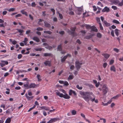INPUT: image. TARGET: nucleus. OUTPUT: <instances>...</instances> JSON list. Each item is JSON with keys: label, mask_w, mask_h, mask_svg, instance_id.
Returning <instances> with one entry per match:
<instances>
[{"label": "nucleus", "mask_w": 123, "mask_h": 123, "mask_svg": "<svg viewBox=\"0 0 123 123\" xmlns=\"http://www.w3.org/2000/svg\"><path fill=\"white\" fill-rule=\"evenodd\" d=\"M110 1L112 2L113 4L115 5L117 4L119 2L118 0H110Z\"/></svg>", "instance_id": "obj_16"}, {"label": "nucleus", "mask_w": 123, "mask_h": 123, "mask_svg": "<svg viewBox=\"0 0 123 123\" xmlns=\"http://www.w3.org/2000/svg\"><path fill=\"white\" fill-rule=\"evenodd\" d=\"M76 88L79 90H81L83 88V87L81 86H80L79 85L76 86Z\"/></svg>", "instance_id": "obj_42"}, {"label": "nucleus", "mask_w": 123, "mask_h": 123, "mask_svg": "<svg viewBox=\"0 0 123 123\" xmlns=\"http://www.w3.org/2000/svg\"><path fill=\"white\" fill-rule=\"evenodd\" d=\"M15 89L16 90H20L21 89V87L20 86H16L15 87Z\"/></svg>", "instance_id": "obj_64"}, {"label": "nucleus", "mask_w": 123, "mask_h": 123, "mask_svg": "<svg viewBox=\"0 0 123 123\" xmlns=\"http://www.w3.org/2000/svg\"><path fill=\"white\" fill-rule=\"evenodd\" d=\"M110 11L109 8H104L102 10L103 12H108Z\"/></svg>", "instance_id": "obj_21"}, {"label": "nucleus", "mask_w": 123, "mask_h": 123, "mask_svg": "<svg viewBox=\"0 0 123 123\" xmlns=\"http://www.w3.org/2000/svg\"><path fill=\"white\" fill-rule=\"evenodd\" d=\"M52 55L51 53H45L44 54V56H52Z\"/></svg>", "instance_id": "obj_20"}, {"label": "nucleus", "mask_w": 123, "mask_h": 123, "mask_svg": "<svg viewBox=\"0 0 123 123\" xmlns=\"http://www.w3.org/2000/svg\"><path fill=\"white\" fill-rule=\"evenodd\" d=\"M59 33L61 35H63L65 33L64 31H62L59 32Z\"/></svg>", "instance_id": "obj_49"}, {"label": "nucleus", "mask_w": 123, "mask_h": 123, "mask_svg": "<svg viewBox=\"0 0 123 123\" xmlns=\"http://www.w3.org/2000/svg\"><path fill=\"white\" fill-rule=\"evenodd\" d=\"M45 47L47 49H49V50H50L52 48V47L51 46H47L46 47Z\"/></svg>", "instance_id": "obj_48"}, {"label": "nucleus", "mask_w": 123, "mask_h": 123, "mask_svg": "<svg viewBox=\"0 0 123 123\" xmlns=\"http://www.w3.org/2000/svg\"><path fill=\"white\" fill-rule=\"evenodd\" d=\"M40 108L41 109H44L46 111H49L50 109V108L49 107H47L45 106L40 107Z\"/></svg>", "instance_id": "obj_8"}, {"label": "nucleus", "mask_w": 123, "mask_h": 123, "mask_svg": "<svg viewBox=\"0 0 123 123\" xmlns=\"http://www.w3.org/2000/svg\"><path fill=\"white\" fill-rule=\"evenodd\" d=\"M77 112L75 110H73L71 111L72 115H75L76 114Z\"/></svg>", "instance_id": "obj_32"}, {"label": "nucleus", "mask_w": 123, "mask_h": 123, "mask_svg": "<svg viewBox=\"0 0 123 123\" xmlns=\"http://www.w3.org/2000/svg\"><path fill=\"white\" fill-rule=\"evenodd\" d=\"M57 50L58 51H62V47L61 44H60L59 45L57 48Z\"/></svg>", "instance_id": "obj_17"}, {"label": "nucleus", "mask_w": 123, "mask_h": 123, "mask_svg": "<svg viewBox=\"0 0 123 123\" xmlns=\"http://www.w3.org/2000/svg\"><path fill=\"white\" fill-rule=\"evenodd\" d=\"M28 39L27 38H25L24 39V40L22 41L25 43V45H26L27 44V42L28 41Z\"/></svg>", "instance_id": "obj_30"}, {"label": "nucleus", "mask_w": 123, "mask_h": 123, "mask_svg": "<svg viewBox=\"0 0 123 123\" xmlns=\"http://www.w3.org/2000/svg\"><path fill=\"white\" fill-rule=\"evenodd\" d=\"M93 36V34H91L89 36H86L85 37V39H89L92 38Z\"/></svg>", "instance_id": "obj_18"}, {"label": "nucleus", "mask_w": 123, "mask_h": 123, "mask_svg": "<svg viewBox=\"0 0 123 123\" xmlns=\"http://www.w3.org/2000/svg\"><path fill=\"white\" fill-rule=\"evenodd\" d=\"M121 96V94H119L117 95L116 96L113 97L112 98V99H116L118 98Z\"/></svg>", "instance_id": "obj_28"}, {"label": "nucleus", "mask_w": 123, "mask_h": 123, "mask_svg": "<svg viewBox=\"0 0 123 123\" xmlns=\"http://www.w3.org/2000/svg\"><path fill=\"white\" fill-rule=\"evenodd\" d=\"M102 55L104 56L106 59H108L110 56V55L107 53H104L102 54Z\"/></svg>", "instance_id": "obj_15"}, {"label": "nucleus", "mask_w": 123, "mask_h": 123, "mask_svg": "<svg viewBox=\"0 0 123 123\" xmlns=\"http://www.w3.org/2000/svg\"><path fill=\"white\" fill-rule=\"evenodd\" d=\"M36 30L38 31H42L43 30V28L41 27H39L37 28Z\"/></svg>", "instance_id": "obj_44"}, {"label": "nucleus", "mask_w": 123, "mask_h": 123, "mask_svg": "<svg viewBox=\"0 0 123 123\" xmlns=\"http://www.w3.org/2000/svg\"><path fill=\"white\" fill-rule=\"evenodd\" d=\"M51 119L53 123L60 120V119L57 117L52 118Z\"/></svg>", "instance_id": "obj_13"}, {"label": "nucleus", "mask_w": 123, "mask_h": 123, "mask_svg": "<svg viewBox=\"0 0 123 123\" xmlns=\"http://www.w3.org/2000/svg\"><path fill=\"white\" fill-rule=\"evenodd\" d=\"M102 36L101 34L100 33H98L97 34V37L99 38H101Z\"/></svg>", "instance_id": "obj_40"}, {"label": "nucleus", "mask_w": 123, "mask_h": 123, "mask_svg": "<svg viewBox=\"0 0 123 123\" xmlns=\"http://www.w3.org/2000/svg\"><path fill=\"white\" fill-rule=\"evenodd\" d=\"M44 26L45 27L48 28H50L51 27V25L49 23L46 21L44 22Z\"/></svg>", "instance_id": "obj_11"}, {"label": "nucleus", "mask_w": 123, "mask_h": 123, "mask_svg": "<svg viewBox=\"0 0 123 123\" xmlns=\"http://www.w3.org/2000/svg\"><path fill=\"white\" fill-rule=\"evenodd\" d=\"M85 26L86 28L87 29H91V26L90 25H85Z\"/></svg>", "instance_id": "obj_29"}, {"label": "nucleus", "mask_w": 123, "mask_h": 123, "mask_svg": "<svg viewBox=\"0 0 123 123\" xmlns=\"http://www.w3.org/2000/svg\"><path fill=\"white\" fill-rule=\"evenodd\" d=\"M96 20L99 23H100V18H99L97 17L96 18Z\"/></svg>", "instance_id": "obj_56"}, {"label": "nucleus", "mask_w": 123, "mask_h": 123, "mask_svg": "<svg viewBox=\"0 0 123 123\" xmlns=\"http://www.w3.org/2000/svg\"><path fill=\"white\" fill-rule=\"evenodd\" d=\"M1 62L3 63H4L5 65H7L8 63V62L7 61H5L4 60L1 61Z\"/></svg>", "instance_id": "obj_38"}, {"label": "nucleus", "mask_w": 123, "mask_h": 123, "mask_svg": "<svg viewBox=\"0 0 123 123\" xmlns=\"http://www.w3.org/2000/svg\"><path fill=\"white\" fill-rule=\"evenodd\" d=\"M37 77L38 79V81H40L41 80V79L40 78V75L38 74L37 75Z\"/></svg>", "instance_id": "obj_36"}, {"label": "nucleus", "mask_w": 123, "mask_h": 123, "mask_svg": "<svg viewBox=\"0 0 123 123\" xmlns=\"http://www.w3.org/2000/svg\"><path fill=\"white\" fill-rule=\"evenodd\" d=\"M110 70L114 72L116 71V69L114 66H112L111 67Z\"/></svg>", "instance_id": "obj_19"}, {"label": "nucleus", "mask_w": 123, "mask_h": 123, "mask_svg": "<svg viewBox=\"0 0 123 123\" xmlns=\"http://www.w3.org/2000/svg\"><path fill=\"white\" fill-rule=\"evenodd\" d=\"M63 84L64 86H68L69 85L67 81H65V82H64Z\"/></svg>", "instance_id": "obj_43"}, {"label": "nucleus", "mask_w": 123, "mask_h": 123, "mask_svg": "<svg viewBox=\"0 0 123 123\" xmlns=\"http://www.w3.org/2000/svg\"><path fill=\"white\" fill-rule=\"evenodd\" d=\"M61 91L65 94H63L62 93H60L58 90H56L55 91V92L56 95L59 96L60 97L63 98L65 99H69L70 98V97L66 93V91L62 89Z\"/></svg>", "instance_id": "obj_2"}, {"label": "nucleus", "mask_w": 123, "mask_h": 123, "mask_svg": "<svg viewBox=\"0 0 123 123\" xmlns=\"http://www.w3.org/2000/svg\"><path fill=\"white\" fill-rule=\"evenodd\" d=\"M91 31H93L95 32H97L98 31L97 29L94 26H91Z\"/></svg>", "instance_id": "obj_9"}, {"label": "nucleus", "mask_w": 123, "mask_h": 123, "mask_svg": "<svg viewBox=\"0 0 123 123\" xmlns=\"http://www.w3.org/2000/svg\"><path fill=\"white\" fill-rule=\"evenodd\" d=\"M107 63H106L105 62L104 63L103 65V66L104 68H105L107 66Z\"/></svg>", "instance_id": "obj_52"}, {"label": "nucleus", "mask_w": 123, "mask_h": 123, "mask_svg": "<svg viewBox=\"0 0 123 123\" xmlns=\"http://www.w3.org/2000/svg\"><path fill=\"white\" fill-rule=\"evenodd\" d=\"M51 10L53 12V15H54L55 14V10L53 8H51Z\"/></svg>", "instance_id": "obj_59"}, {"label": "nucleus", "mask_w": 123, "mask_h": 123, "mask_svg": "<svg viewBox=\"0 0 123 123\" xmlns=\"http://www.w3.org/2000/svg\"><path fill=\"white\" fill-rule=\"evenodd\" d=\"M74 76L73 75H70L69 76V77L68 78V80H70L73 79L74 78Z\"/></svg>", "instance_id": "obj_25"}, {"label": "nucleus", "mask_w": 123, "mask_h": 123, "mask_svg": "<svg viewBox=\"0 0 123 123\" xmlns=\"http://www.w3.org/2000/svg\"><path fill=\"white\" fill-rule=\"evenodd\" d=\"M114 62V60H111L110 62V64L111 65Z\"/></svg>", "instance_id": "obj_63"}, {"label": "nucleus", "mask_w": 123, "mask_h": 123, "mask_svg": "<svg viewBox=\"0 0 123 123\" xmlns=\"http://www.w3.org/2000/svg\"><path fill=\"white\" fill-rule=\"evenodd\" d=\"M67 58V57L66 56H64L61 59V62L63 63L65 62Z\"/></svg>", "instance_id": "obj_22"}, {"label": "nucleus", "mask_w": 123, "mask_h": 123, "mask_svg": "<svg viewBox=\"0 0 123 123\" xmlns=\"http://www.w3.org/2000/svg\"><path fill=\"white\" fill-rule=\"evenodd\" d=\"M21 12L22 13V14L25 15L26 16H28L27 12H25L24 10L21 11Z\"/></svg>", "instance_id": "obj_24"}, {"label": "nucleus", "mask_w": 123, "mask_h": 123, "mask_svg": "<svg viewBox=\"0 0 123 123\" xmlns=\"http://www.w3.org/2000/svg\"><path fill=\"white\" fill-rule=\"evenodd\" d=\"M10 112V110L9 109H8L6 111V113L7 114H9Z\"/></svg>", "instance_id": "obj_62"}, {"label": "nucleus", "mask_w": 123, "mask_h": 123, "mask_svg": "<svg viewBox=\"0 0 123 123\" xmlns=\"http://www.w3.org/2000/svg\"><path fill=\"white\" fill-rule=\"evenodd\" d=\"M59 18L61 19H62L63 18V16L62 14L59 13Z\"/></svg>", "instance_id": "obj_55"}, {"label": "nucleus", "mask_w": 123, "mask_h": 123, "mask_svg": "<svg viewBox=\"0 0 123 123\" xmlns=\"http://www.w3.org/2000/svg\"><path fill=\"white\" fill-rule=\"evenodd\" d=\"M24 87H26V89H30V88H29V86L28 84V83L24 84Z\"/></svg>", "instance_id": "obj_31"}, {"label": "nucleus", "mask_w": 123, "mask_h": 123, "mask_svg": "<svg viewBox=\"0 0 123 123\" xmlns=\"http://www.w3.org/2000/svg\"><path fill=\"white\" fill-rule=\"evenodd\" d=\"M76 27L75 26L74 27H72L70 28V29L71 31H72L74 32L76 29Z\"/></svg>", "instance_id": "obj_35"}, {"label": "nucleus", "mask_w": 123, "mask_h": 123, "mask_svg": "<svg viewBox=\"0 0 123 123\" xmlns=\"http://www.w3.org/2000/svg\"><path fill=\"white\" fill-rule=\"evenodd\" d=\"M76 42L79 44H80L81 43V42H80V40L79 39H78L77 40Z\"/></svg>", "instance_id": "obj_61"}, {"label": "nucleus", "mask_w": 123, "mask_h": 123, "mask_svg": "<svg viewBox=\"0 0 123 123\" xmlns=\"http://www.w3.org/2000/svg\"><path fill=\"white\" fill-rule=\"evenodd\" d=\"M25 95L26 98L29 100H30L33 99L34 97V96H32L31 97H29L28 96L27 93H26Z\"/></svg>", "instance_id": "obj_12"}, {"label": "nucleus", "mask_w": 123, "mask_h": 123, "mask_svg": "<svg viewBox=\"0 0 123 123\" xmlns=\"http://www.w3.org/2000/svg\"><path fill=\"white\" fill-rule=\"evenodd\" d=\"M16 30L18 31V32L20 33L19 35L21 36H23V33L24 32V31L23 30L17 29Z\"/></svg>", "instance_id": "obj_10"}, {"label": "nucleus", "mask_w": 123, "mask_h": 123, "mask_svg": "<svg viewBox=\"0 0 123 123\" xmlns=\"http://www.w3.org/2000/svg\"><path fill=\"white\" fill-rule=\"evenodd\" d=\"M72 93H73L74 95H76V94L74 91L72 89L70 90L69 92V95H71Z\"/></svg>", "instance_id": "obj_7"}, {"label": "nucleus", "mask_w": 123, "mask_h": 123, "mask_svg": "<svg viewBox=\"0 0 123 123\" xmlns=\"http://www.w3.org/2000/svg\"><path fill=\"white\" fill-rule=\"evenodd\" d=\"M80 115L81 116L83 117L84 119H86L85 116L84 114L81 113V114Z\"/></svg>", "instance_id": "obj_57"}, {"label": "nucleus", "mask_w": 123, "mask_h": 123, "mask_svg": "<svg viewBox=\"0 0 123 123\" xmlns=\"http://www.w3.org/2000/svg\"><path fill=\"white\" fill-rule=\"evenodd\" d=\"M100 84V83L98 82L95 84V86L96 87H98Z\"/></svg>", "instance_id": "obj_51"}, {"label": "nucleus", "mask_w": 123, "mask_h": 123, "mask_svg": "<svg viewBox=\"0 0 123 123\" xmlns=\"http://www.w3.org/2000/svg\"><path fill=\"white\" fill-rule=\"evenodd\" d=\"M113 50L117 53H118L119 51V50L116 48H114L113 49Z\"/></svg>", "instance_id": "obj_45"}, {"label": "nucleus", "mask_w": 123, "mask_h": 123, "mask_svg": "<svg viewBox=\"0 0 123 123\" xmlns=\"http://www.w3.org/2000/svg\"><path fill=\"white\" fill-rule=\"evenodd\" d=\"M123 0L122 1V2H121L119 3V2L118 3V5L119 6H121L123 5V2H122Z\"/></svg>", "instance_id": "obj_54"}, {"label": "nucleus", "mask_w": 123, "mask_h": 123, "mask_svg": "<svg viewBox=\"0 0 123 123\" xmlns=\"http://www.w3.org/2000/svg\"><path fill=\"white\" fill-rule=\"evenodd\" d=\"M38 84H36L34 83H31L29 85L30 88H36L39 87Z\"/></svg>", "instance_id": "obj_5"}, {"label": "nucleus", "mask_w": 123, "mask_h": 123, "mask_svg": "<svg viewBox=\"0 0 123 123\" xmlns=\"http://www.w3.org/2000/svg\"><path fill=\"white\" fill-rule=\"evenodd\" d=\"M74 68V65H71L70 67V69L72 70H73Z\"/></svg>", "instance_id": "obj_50"}, {"label": "nucleus", "mask_w": 123, "mask_h": 123, "mask_svg": "<svg viewBox=\"0 0 123 123\" xmlns=\"http://www.w3.org/2000/svg\"><path fill=\"white\" fill-rule=\"evenodd\" d=\"M44 33H47L49 34H51L52 33V32L49 31H44Z\"/></svg>", "instance_id": "obj_37"}, {"label": "nucleus", "mask_w": 123, "mask_h": 123, "mask_svg": "<svg viewBox=\"0 0 123 123\" xmlns=\"http://www.w3.org/2000/svg\"><path fill=\"white\" fill-rule=\"evenodd\" d=\"M103 22L106 26H109L110 25V23H108L105 20Z\"/></svg>", "instance_id": "obj_27"}, {"label": "nucleus", "mask_w": 123, "mask_h": 123, "mask_svg": "<svg viewBox=\"0 0 123 123\" xmlns=\"http://www.w3.org/2000/svg\"><path fill=\"white\" fill-rule=\"evenodd\" d=\"M35 50L37 51H42V48H35Z\"/></svg>", "instance_id": "obj_41"}, {"label": "nucleus", "mask_w": 123, "mask_h": 123, "mask_svg": "<svg viewBox=\"0 0 123 123\" xmlns=\"http://www.w3.org/2000/svg\"><path fill=\"white\" fill-rule=\"evenodd\" d=\"M43 20L41 19H39V21L38 23V24L39 25H41L42 24H43L42 23V21H43Z\"/></svg>", "instance_id": "obj_39"}, {"label": "nucleus", "mask_w": 123, "mask_h": 123, "mask_svg": "<svg viewBox=\"0 0 123 123\" xmlns=\"http://www.w3.org/2000/svg\"><path fill=\"white\" fill-rule=\"evenodd\" d=\"M80 94L82 96V98L87 102L91 100L92 102L94 101L96 103L98 102V99L95 100V96L92 92H80Z\"/></svg>", "instance_id": "obj_1"}, {"label": "nucleus", "mask_w": 123, "mask_h": 123, "mask_svg": "<svg viewBox=\"0 0 123 123\" xmlns=\"http://www.w3.org/2000/svg\"><path fill=\"white\" fill-rule=\"evenodd\" d=\"M112 22L117 24H119L120 23L119 22L116 20L114 19L113 20Z\"/></svg>", "instance_id": "obj_33"}, {"label": "nucleus", "mask_w": 123, "mask_h": 123, "mask_svg": "<svg viewBox=\"0 0 123 123\" xmlns=\"http://www.w3.org/2000/svg\"><path fill=\"white\" fill-rule=\"evenodd\" d=\"M44 64L46 66H48L49 67H50L51 65V62L49 60L46 61L44 62Z\"/></svg>", "instance_id": "obj_6"}, {"label": "nucleus", "mask_w": 123, "mask_h": 123, "mask_svg": "<svg viewBox=\"0 0 123 123\" xmlns=\"http://www.w3.org/2000/svg\"><path fill=\"white\" fill-rule=\"evenodd\" d=\"M82 64L81 62H80L78 61H77L75 62V65L76 69L77 70L79 71L80 70L81 68L80 65H82Z\"/></svg>", "instance_id": "obj_3"}, {"label": "nucleus", "mask_w": 123, "mask_h": 123, "mask_svg": "<svg viewBox=\"0 0 123 123\" xmlns=\"http://www.w3.org/2000/svg\"><path fill=\"white\" fill-rule=\"evenodd\" d=\"M102 90L104 95H105L107 92L108 89L105 85H104L102 87Z\"/></svg>", "instance_id": "obj_4"}, {"label": "nucleus", "mask_w": 123, "mask_h": 123, "mask_svg": "<svg viewBox=\"0 0 123 123\" xmlns=\"http://www.w3.org/2000/svg\"><path fill=\"white\" fill-rule=\"evenodd\" d=\"M11 121V119L10 118H8L7 119L5 122L6 123H10Z\"/></svg>", "instance_id": "obj_34"}, {"label": "nucleus", "mask_w": 123, "mask_h": 123, "mask_svg": "<svg viewBox=\"0 0 123 123\" xmlns=\"http://www.w3.org/2000/svg\"><path fill=\"white\" fill-rule=\"evenodd\" d=\"M99 24L100 26V29L101 30H102L103 29V27L102 26L101 23H99Z\"/></svg>", "instance_id": "obj_47"}, {"label": "nucleus", "mask_w": 123, "mask_h": 123, "mask_svg": "<svg viewBox=\"0 0 123 123\" xmlns=\"http://www.w3.org/2000/svg\"><path fill=\"white\" fill-rule=\"evenodd\" d=\"M6 90L8 91H6V93L7 94H10V89L9 88H7Z\"/></svg>", "instance_id": "obj_46"}, {"label": "nucleus", "mask_w": 123, "mask_h": 123, "mask_svg": "<svg viewBox=\"0 0 123 123\" xmlns=\"http://www.w3.org/2000/svg\"><path fill=\"white\" fill-rule=\"evenodd\" d=\"M119 30L117 29H116L115 30V33L117 36H118L119 35Z\"/></svg>", "instance_id": "obj_26"}, {"label": "nucleus", "mask_w": 123, "mask_h": 123, "mask_svg": "<svg viewBox=\"0 0 123 123\" xmlns=\"http://www.w3.org/2000/svg\"><path fill=\"white\" fill-rule=\"evenodd\" d=\"M33 39L37 42H39L40 41L39 38L36 37H34L33 38Z\"/></svg>", "instance_id": "obj_14"}, {"label": "nucleus", "mask_w": 123, "mask_h": 123, "mask_svg": "<svg viewBox=\"0 0 123 123\" xmlns=\"http://www.w3.org/2000/svg\"><path fill=\"white\" fill-rule=\"evenodd\" d=\"M22 57V55L21 54H19L18 56V59H21Z\"/></svg>", "instance_id": "obj_53"}, {"label": "nucleus", "mask_w": 123, "mask_h": 123, "mask_svg": "<svg viewBox=\"0 0 123 123\" xmlns=\"http://www.w3.org/2000/svg\"><path fill=\"white\" fill-rule=\"evenodd\" d=\"M111 34L112 37H114V31L113 30L112 31L111 33Z\"/></svg>", "instance_id": "obj_60"}, {"label": "nucleus", "mask_w": 123, "mask_h": 123, "mask_svg": "<svg viewBox=\"0 0 123 123\" xmlns=\"http://www.w3.org/2000/svg\"><path fill=\"white\" fill-rule=\"evenodd\" d=\"M28 95L29 96H31L32 95V93L30 91H28Z\"/></svg>", "instance_id": "obj_58"}, {"label": "nucleus", "mask_w": 123, "mask_h": 123, "mask_svg": "<svg viewBox=\"0 0 123 123\" xmlns=\"http://www.w3.org/2000/svg\"><path fill=\"white\" fill-rule=\"evenodd\" d=\"M70 33L71 35L73 37H74L77 35L76 33L74 32L71 31Z\"/></svg>", "instance_id": "obj_23"}]
</instances>
